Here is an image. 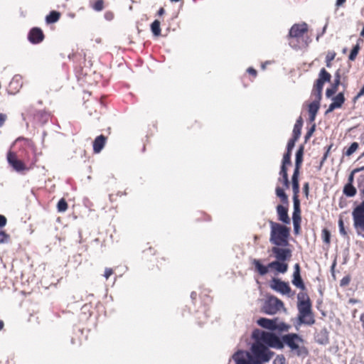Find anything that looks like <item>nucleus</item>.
<instances>
[{
	"instance_id": "1",
	"label": "nucleus",
	"mask_w": 364,
	"mask_h": 364,
	"mask_svg": "<svg viewBox=\"0 0 364 364\" xmlns=\"http://www.w3.org/2000/svg\"><path fill=\"white\" fill-rule=\"evenodd\" d=\"M252 338L256 343L254 345H262L263 346L272 347L278 349L284 348L282 339L271 332H267L256 329L252 333Z\"/></svg>"
},
{
	"instance_id": "2",
	"label": "nucleus",
	"mask_w": 364,
	"mask_h": 364,
	"mask_svg": "<svg viewBox=\"0 0 364 364\" xmlns=\"http://www.w3.org/2000/svg\"><path fill=\"white\" fill-rule=\"evenodd\" d=\"M283 345L286 344L298 357H306L309 354L307 348L304 346V340L298 334L291 333L282 337Z\"/></svg>"
},
{
	"instance_id": "3",
	"label": "nucleus",
	"mask_w": 364,
	"mask_h": 364,
	"mask_svg": "<svg viewBox=\"0 0 364 364\" xmlns=\"http://www.w3.org/2000/svg\"><path fill=\"white\" fill-rule=\"evenodd\" d=\"M271 233L269 241L276 246H287L289 245L288 237L290 229L279 223L271 221Z\"/></svg>"
},
{
	"instance_id": "4",
	"label": "nucleus",
	"mask_w": 364,
	"mask_h": 364,
	"mask_svg": "<svg viewBox=\"0 0 364 364\" xmlns=\"http://www.w3.org/2000/svg\"><path fill=\"white\" fill-rule=\"evenodd\" d=\"M299 315L298 319L299 324L313 325L315 323L313 313L311 311V304L309 298L306 301L299 302L297 304Z\"/></svg>"
},
{
	"instance_id": "5",
	"label": "nucleus",
	"mask_w": 364,
	"mask_h": 364,
	"mask_svg": "<svg viewBox=\"0 0 364 364\" xmlns=\"http://www.w3.org/2000/svg\"><path fill=\"white\" fill-rule=\"evenodd\" d=\"M352 216L358 235L364 237V200L353 209Z\"/></svg>"
},
{
	"instance_id": "6",
	"label": "nucleus",
	"mask_w": 364,
	"mask_h": 364,
	"mask_svg": "<svg viewBox=\"0 0 364 364\" xmlns=\"http://www.w3.org/2000/svg\"><path fill=\"white\" fill-rule=\"evenodd\" d=\"M284 307L283 302L276 296H269L263 306L264 312L267 314L274 315Z\"/></svg>"
},
{
	"instance_id": "7",
	"label": "nucleus",
	"mask_w": 364,
	"mask_h": 364,
	"mask_svg": "<svg viewBox=\"0 0 364 364\" xmlns=\"http://www.w3.org/2000/svg\"><path fill=\"white\" fill-rule=\"evenodd\" d=\"M251 350L253 354L257 355L262 363L269 362L274 355L272 351L262 345H252Z\"/></svg>"
},
{
	"instance_id": "8",
	"label": "nucleus",
	"mask_w": 364,
	"mask_h": 364,
	"mask_svg": "<svg viewBox=\"0 0 364 364\" xmlns=\"http://www.w3.org/2000/svg\"><path fill=\"white\" fill-rule=\"evenodd\" d=\"M270 287L273 290L282 294H289L291 292V288L289 284L278 278H273L272 279Z\"/></svg>"
},
{
	"instance_id": "9",
	"label": "nucleus",
	"mask_w": 364,
	"mask_h": 364,
	"mask_svg": "<svg viewBox=\"0 0 364 364\" xmlns=\"http://www.w3.org/2000/svg\"><path fill=\"white\" fill-rule=\"evenodd\" d=\"M272 252L277 261L285 262L290 259L291 251L287 248H279V246L273 247Z\"/></svg>"
},
{
	"instance_id": "10",
	"label": "nucleus",
	"mask_w": 364,
	"mask_h": 364,
	"mask_svg": "<svg viewBox=\"0 0 364 364\" xmlns=\"http://www.w3.org/2000/svg\"><path fill=\"white\" fill-rule=\"evenodd\" d=\"M331 75L325 68H322L318 74V78L316 80L314 87L318 92H322L325 82L331 81Z\"/></svg>"
},
{
	"instance_id": "11",
	"label": "nucleus",
	"mask_w": 364,
	"mask_h": 364,
	"mask_svg": "<svg viewBox=\"0 0 364 364\" xmlns=\"http://www.w3.org/2000/svg\"><path fill=\"white\" fill-rule=\"evenodd\" d=\"M294 271L293 273L292 284L297 288L304 290L306 289L305 284L301 276V268L299 264H294Z\"/></svg>"
},
{
	"instance_id": "12",
	"label": "nucleus",
	"mask_w": 364,
	"mask_h": 364,
	"mask_svg": "<svg viewBox=\"0 0 364 364\" xmlns=\"http://www.w3.org/2000/svg\"><path fill=\"white\" fill-rule=\"evenodd\" d=\"M7 161L9 164L17 171L24 169V165L21 161L16 158V155L13 152L7 154Z\"/></svg>"
},
{
	"instance_id": "13",
	"label": "nucleus",
	"mask_w": 364,
	"mask_h": 364,
	"mask_svg": "<svg viewBox=\"0 0 364 364\" xmlns=\"http://www.w3.org/2000/svg\"><path fill=\"white\" fill-rule=\"evenodd\" d=\"M308 30L307 24H294L289 31V36L292 38H298Z\"/></svg>"
},
{
	"instance_id": "14",
	"label": "nucleus",
	"mask_w": 364,
	"mask_h": 364,
	"mask_svg": "<svg viewBox=\"0 0 364 364\" xmlns=\"http://www.w3.org/2000/svg\"><path fill=\"white\" fill-rule=\"evenodd\" d=\"M257 323L259 326L262 328L269 329V330H277L278 328V326L276 322V319H269L267 318H259Z\"/></svg>"
},
{
	"instance_id": "15",
	"label": "nucleus",
	"mask_w": 364,
	"mask_h": 364,
	"mask_svg": "<svg viewBox=\"0 0 364 364\" xmlns=\"http://www.w3.org/2000/svg\"><path fill=\"white\" fill-rule=\"evenodd\" d=\"M43 33L41 28L38 27L33 28L28 35V39L33 43H37L43 41Z\"/></svg>"
},
{
	"instance_id": "16",
	"label": "nucleus",
	"mask_w": 364,
	"mask_h": 364,
	"mask_svg": "<svg viewBox=\"0 0 364 364\" xmlns=\"http://www.w3.org/2000/svg\"><path fill=\"white\" fill-rule=\"evenodd\" d=\"M268 267L274 269L279 273L284 274L287 272L289 265L285 262L275 260L269 263Z\"/></svg>"
},
{
	"instance_id": "17",
	"label": "nucleus",
	"mask_w": 364,
	"mask_h": 364,
	"mask_svg": "<svg viewBox=\"0 0 364 364\" xmlns=\"http://www.w3.org/2000/svg\"><path fill=\"white\" fill-rule=\"evenodd\" d=\"M277 212L278 214L279 220L285 224L290 223V218L288 215L287 208L282 205H278L277 206Z\"/></svg>"
},
{
	"instance_id": "18",
	"label": "nucleus",
	"mask_w": 364,
	"mask_h": 364,
	"mask_svg": "<svg viewBox=\"0 0 364 364\" xmlns=\"http://www.w3.org/2000/svg\"><path fill=\"white\" fill-rule=\"evenodd\" d=\"M315 340L316 343L321 345H326L329 343L328 331L326 328L321 329L318 333L315 335Z\"/></svg>"
},
{
	"instance_id": "19",
	"label": "nucleus",
	"mask_w": 364,
	"mask_h": 364,
	"mask_svg": "<svg viewBox=\"0 0 364 364\" xmlns=\"http://www.w3.org/2000/svg\"><path fill=\"white\" fill-rule=\"evenodd\" d=\"M106 141V137L100 135L93 141V150L95 153H100L104 148Z\"/></svg>"
},
{
	"instance_id": "20",
	"label": "nucleus",
	"mask_w": 364,
	"mask_h": 364,
	"mask_svg": "<svg viewBox=\"0 0 364 364\" xmlns=\"http://www.w3.org/2000/svg\"><path fill=\"white\" fill-rule=\"evenodd\" d=\"M320 105L318 101H314L309 105V121L311 122L315 120L316 114L319 109Z\"/></svg>"
},
{
	"instance_id": "21",
	"label": "nucleus",
	"mask_w": 364,
	"mask_h": 364,
	"mask_svg": "<svg viewBox=\"0 0 364 364\" xmlns=\"http://www.w3.org/2000/svg\"><path fill=\"white\" fill-rule=\"evenodd\" d=\"M294 203V212L292 215V219H296V220H301V208H300V200L299 197H293Z\"/></svg>"
},
{
	"instance_id": "22",
	"label": "nucleus",
	"mask_w": 364,
	"mask_h": 364,
	"mask_svg": "<svg viewBox=\"0 0 364 364\" xmlns=\"http://www.w3.org/2000/svg\"><path fill=\"white\" fill-rule=\"evenodd\" d=\"M303 125V119L301 117H299V119L296 120L294 129H293V137L298 139L301 136V127Z\"/></svg>"
},
{
	"instance_id": "23",
	"label": "nucleus",
	"mask_w": 364,
	"mask_h": 364,
	"mask_svg": "<svg viewBox=\"0 0 364 364\" xmlns=\"http://www.w3.org/2000/svg\"><path fill=\"white\" fill-rule=\"evenodd\" d=\"M253 264L260 275L264 276L268 273V269L269 268L268 265L267 267L264 266L259 260L256 259L253 260Z\"/></svg>"
},
{
	"instance_id": "24",
	"label": "nucleus",
	"mask_w": 364,
	"mask_h": 364,
	"mask_svg": "<svg viewBox=\"0 0 364 364\" xmlns=\"http://www.w3.org/2000/svg\"><path fill=\"white\" fill-rule=\"evenodd\" d=\"M232 359L235 361L236 364H249L247 359L244 357V353L242 350H238L232 355Z\"/></svg>"
},
{
	"instance_id": "25",
	"label": "nucleus",
	"mask_w": 364,
	"mask_h": 364,
	"mask_svg": "<svg viewBox=\"0 0 364 364\" xmlns=\"http://www.w3.org/2000/svg\"><path fill=\"white\" fill-rule=\"evenodd\" d=\"M343 194L348 197H353L355 196L357 193V190L353 186V184H348L346 183L343 190Z\"/></svg>"
},
{
	"instance_id": "26",
	"label": "nucleus",
	"mask_w": 364,
	"mask_h": 364,
	"mask_svg": "<svg viewBox=\"0 0 364 364\" xmlns=\"http://www.w3.org/2000/svg\"><path fill=\"white\" fill-rule=\"evenodd\" d=\"M60 13L56 11H52L50 14L46 16V23H55L57 22L60 17Z\"/></svg>"
},
{
	"instance_id": "27",
	"label": "nucleus",
	"mask_w": 364,
	"mask_h": 364,
	"mask_svg": "<svg viewBox=\"0 0 364 364\" xmlns=\"http://www.w3.org/2000/svg\"><path fill=\"white\" fill-rule=\"evenodd\" d=\"M148 29L151 30L153 36L155 37L161 36L162 28L161 24H149V28H146L145 30L147 31Z\"/></svg>"
},
{
	"instance_id": "28",
	"label": "nucleus",
	"mask_w": 364,
	"mask_h": 364,
	"mask_svg": "<svg viewBox=\"0 0 364 364\" xmlns=\"http://www.w3.org/2000/svg\"><path fill=\"white\" fill-rule=\"evenodd\" d=\"M279 174L282 176V182L285 188H288L289 187V181L287 173V167H281Z\"/></svg>"
},
{
	"instance_id": "29",
	"label": "nucleus",
	"mask_w": 364,
	"mask_h": 364,
	"mask_svg": "<svg viewBox=\"0 0 364 364\" xmlns=\"http://www.w3.org/2000/svg\"><path fill=\"white\" fill-rule=\"evenodd\" d=\"M304 152V145H301L296 152L295 164L301 165L303 162V156Z\"/></svg>"
},
{
	"instance_id": "30",
	"label": "nucleus",
	"mask_w": 364,
	"mask_h": 364,
	"mask_svg": "<svg viewBox=\"0 0 364 364\" xmlns=\"http://www.w3.org/2000/svg\"><path fill=\"white\" fill-rule=\"evenodd\" d=\"M276 195L277 197H279L281 199V200L284 203H285L287 205L289 204L288 196L286 194V193L282 188H280V187L276 188Z\"/></svg>"
},
{
	"instance_id": "31",
	"label": "nucleus",
	"mask_w": 364,
	"mask_h": 364,
	"mask_svg": "<svg viewBox=\"0 0 364 364\" xmlns=\"http://www.w3.org/2000/svg\"><path fill=\"white\" fill-rule=\"evenodd\" d=\"M333 103L338 107L340 108L345 102V97L343 92H339L336 96L333 97Z\"/></svg>"
},
{
	"instance_id": "32",
	"label": "nucleus",
	"mask_w": 364,
	"mask_h": 364,
	"mask_svg": "<svg viewBox=\"0 0 364 364\" xmlns=\"http://www.w3.org/2000/svg\"><path fill=\"white\" fill-rule=\"evenodd\" d=\"M291 184H292V190H293V197H299L298 194L299 193V181L298 178H291Z\"/></svg>"
},
{
	"instance_id": "33",
	"label": "nucleus",
	"mask_w": 364,
	"mask_h": 364,
	"mask_svg": "<svg viewBox=\"0 0 364 364\" xmlns=\"http://www.w3.org/2000/svg\"><path fill=\"white\" fill-rule=\"evenodd\" d=\"M247 360L249 364H262L259 359L255 354H250V353H246Z\"/></svg>"
},
{
	"instance_id": "34",
	"label": "nucleus",
	"mask_w": 364,
	"mask_h": 364,
	"mask_svg": "<svg viewBox=\"0 0 364 364\" xmlns=\"http://www.w3.org/2000/svg\"><path fill=\"white\" fill-rule=\"evenodd\" d=\"M359 50H360V46L358 44H356L355 46H353V48H352V50H350V53L349 54L348 59L351 61L354 60L355 59L356 56L358 55Z\"/></svg>"
},
{
	"instance_id": "35",
	"label": "nucleus",
	"mask_w": 364,
	"mask_h": 364,
	"mask_svg": "<svg viewBox=\"0 0 364 364\" xmlns=\"http://www.w3.org/2000/svg\"><path fill=\"white\" fill-rule=\"evenodd\" d=\"M57 208L59 212H64L68 209V203L64 198H61L58 201Z\"/></svg>"
},
{
	"instance_id": "36",
	"label": "nucleus",
	"mask_w": 364,
	"mask_h": 364,
	"mask_svg": "<svg viewBox=\"0 0 364 364\" xmlns=\"http://www.w3.org/2000/svg\"><path fill=\"white\" fill-rule=\"evenodd\" d=\"M359 145L357 142H353L348 149L346 150L345 154L347 156H351L358 148Z\"/></svg>"
},
{
	"instance_id": "37",
	"label": "nucleus",
	"mask_w": 364,
	"mask_h": 364,
	"mask_svg": "<svg viewBox=\"0 0 364 364\" xmlns=\"http://www.w3.org/2000/svg\"><path fill=\"white\" fill-rule=\"evenodd\" d=\"M92 8L97 11H102L104 9V0H96L92 4Z\"/></svg>"
},
{
	"instance_id": "38",
	"label": "nucleus",
	"mask_w": 364,
	"mask_h": 364,
	"mask_svg": "<svg viewBox=\"0 0 364 364\" xmlns=\"http://www.w3.org/2000/svg\"><path fill=\"white\" fill-rule=\"evenodd\" d=\"M291 154H290V153L286 152L284 154L281 167H283V166L287 167V165H290L291 164Z\"/></svg>"
},
{
	"instance_id": "39",
	"label": "nucleus",
	"mask_w": 364,
	"mask_h": 364,
	"mask_svg": "<svg viewBox=\"0 0 364 364\" xmlns=\"http://www.w3.org/2000/svg\"><path fill=\"white\" fill-rule=\"evenodd\" d=\"M338 227H339V232L341 235L346 237L348 240H349V237L348 236L347 232L344 227V223L342 218H340L338 220Z\"/></svg>"
},
{
	"instance_id": "40",
	"label": "nucleus",
	"mask_w": 364,
	"mask_h": 364,
	"mask_svg": "<svg viewBox=\"0 0 364 364\" xmlns=\"http://www.w3.org/2000/svg\"><path fill=\"white\" fill-rule=\"evenodd\" d=\"M322 239L323 242L326 244H329L331 242V232L327 229H323L322 230Z\"/></svg>"
},
{
	"instance_id": "41",
	"label": "nucleus",
	"mask_w": 364,
	"mask_h": 364,
	"mask_svg": "<svg viewBox=\"0 0 364 364\" xmlns=\"http://www.w3.org/2000/svg\"><path fill=\"white\" fill-rule=\"evenodd\" d=\"M298 140V139H296L294 137H292L291 139L289 140L287 146V153L291 154L292 149H294L296 141Z\"/></svg>"
},
{
	"instance_id": "42",
	"label": "nucleus",
	"mask_w": 364,
	"mask_h": 364,
	"mask_svg": "<svg viewBox=\"0 0 364 364\" xmlns=\"http://www.w3.org/2000/svg\"><path fill=\"white\" fill-rule=\"evenodd\" d=\"M340 84H341V75H340L339 70H338L335 73L334 82L332 85V86L334 87V88H337L338 89V87Z\"/></svg>"
},
{
	"instance_id": "43",
	"label": "nucleus",
	"mask_w": 364,
	"mask_h": 364,
	"mask_svg": "<svg viewBox=\"0 0 364 364\" xmlns=\"http://www.w3.org/2000/svg\"><path fill=\"white\" fill-rule=\"evenodd\" d=\"M336 53L334 52H328L326 60V66L330 67L331 66V61L333 60L335 58Z\"/></svg>"
},
{
	"instance_id": "44",
	"label": "nucleus",
	"mask_w": 364,
	"mask_h": 364,
	"mask_svg": "<svg viewBox=\"0 0 364 364\" xmlns=\"http://www.w3.org/2000/svg\"><path fill=\"white\" fill-rule=\"evenodd\" d=\"M161 26L162 28L161 31V36H166L169 33L170 31V26L169 24H161Z\"/></svg>"
},
{
	"instance_id": "45",
	"label": "nucleus",
	"mask_w": 364,
	"mask_h": 364,
	"mask_svg": "<svg viewBox=\"0 0 364 364\" xmlns=\"http://www.w3.org/2000/svg\"><path fill=\"white\" fill-rule=\"evenodd\" d=\"M9 236L4 231H0V243H7Z\"/></svg>"
},
{
	"instance_id": "46",
	"label": "nucleus",
	"mask_w": 364,
	"mask_h": 364,
	"mask_svg": "<svg viewBox=\"0 0 364 364\" xmlns=\"http://www.w3.org/2000/svg\"><path fill=\"white\" fill-rule=\"evenodd\" d=\"M315 129H316V125L314 124L309 129V131L306 132L305 136H304V139H305V142H306L309 138L312 136L313 133L315 132Z\"/></svg>"
},
{
	"instance_id": "47",
	"label": "nucleus",
	"mask_w": 364,
	"mask_h": 364,
	"mask_svg": "<svg viewBox=\"0 0 364 364\" xmlns=\"http://www.w3.org/2000/svg\"><path fill=\"white\" fill-rule=\"evenodd\" d=\"M338 89L334 88V87H331V88H328L326 91V95L328 98L331 97L332 95H333L336 92Z\"/></svg>"
},
{
	"instance_id": "48",
	"label": "nucleus",
	"mask_w": 364,
	"mask_h": 364,
	"mask_svg": "<svg viewBox=\"0 0 364 364\" xmlns=\"http://www.w3.org/2000/svg\"><path fill=\"white\" fill-rule=\"evenodd\" d=\"M114 14L112 11H107L105 13V18L106 21H111L114 19Z\"/></svg>"
},
{
	"instance_id": "49",
	"label": "nucleus",
	"mask_w": 364,
	"mask_h": 364,
	"mask_svg": "<svg viewBox=\"0 0 364 364\" xmlns=\"http://www.w3.org/2000/svg\"><path fill=\"white\" fill-rule=\"evenodd\" d=\"M294 224V230L296 234L299 233L300 229V222L301 220H296V219H292Z\"/></svg>"
},
{
	"instance_id": "50",
	"label": "nucleus",
	"mask_w": 364,
	"mask_h": 364,
	"mask_svg": "<svg viewBox=\"0 0 364 364\" xmlns=\"http://www.w3.org/2000/svg\"><path fill=\"white\" fill-rule=\"evenodd\" d=\"M307 298L309 297L306 294L303 292L299 293L297 295L298 303L301 301H306L307 300Z\"/></svg>"
},
{
	"instance_id": "51",
	"label": "nucleus",
	"mask_w": 364,
	"mask_h": 364,
	"mask_svg": "<svg viewBox=\"0 0 364 364\" xmlns=\"http://www.w3.org/2000/svg\"><path fill=\"white\" fill-rule=\"evenodd\" d=\"M301 165H296L295 164V168H294V173H293V175L291 176V178H299V169L301 168Z\"/></svg>"
},
{
	"instance_id": "52",
	"label": "nucleus",
	"mask_w": 364,
	"mask_h": 364,
	"mask_svg": "<svg viewBox=\"0 0 364 364\" xmlns=\"http://www.w3.org/2000/svg\"><path fill=\"white\" fill-rule=\"evenodd\" d=\"M7 219L3 215H0V228H3L6 225Z\"/></svg>"
},
{
	"instance_id": "53",
	"label": "nucleus",
	"mask_w": 364,
	"mask_h": 364,
	"mask_svg": "<svg viewBox=\"0 0 364 364\" xmlns=\"http://www.w3.org/2000/svg\"><path fill=\"white\" fill-rule=\"evenodd\" d=\"M338 108L333 102L330 104L328 108L325 112V114H328V113L333 112L335 109Z\"/></svg>"
},
{
	"instance_id": "54",
	"label": "nucleus",
	"mask_w": 364,
	"mask_h": 364,
	"mask_svg": "<svg viewBox=\"0 0 364 364\" xmlns=\"http://www.w3.org/2000/svg\"><path fill=\"white\" fill-rule=\"evenodd\" d=\"M354 174L355 173H353V171H352L351 173L349 174L348 178V184H353Z\"/></svg>"
},
{
	"instance_id": "55",
	"label": "nucleus",
	"mask_w": 364,
	"mask_h": 364,
	"mask_svg": "<svg viewBox=\"0 0 364 364\" xmlns=\"http://www.w3.org/2000/svg\"><path fill=\"white\" fill-rule=\"evenodd\" d=\"M350 279L348 277H343L341 281V286H346L349 284Z\"/></svg>"
},
{
	"instance_id": "56",
	"label": "nucleus",
	"mask_w": 364,
	"mask_h": 364,
	"mask_svg": "<svg viewBox=\"0 0 364 364\" xmlns=\"http://www.w3.org/2000/svg\"><path fill=\"white\" fill-rule=\"evenodd\" d=\"M112 274V269H106L105 272V277L106 279H108Z\"/></svg>"
},
{
	"instance_id": "57",
	"label": "nucleus",
	"mask_w": 364,
	"mask_h": 364,
	"mask_svg": "<svg viewBox=\"0 0 364 364\" xmlns=\"http://www.w3.org/2000/svg\"><path fill=\"white\" fill-rule=\"evenodd\" d=\"M309 183H305L303 186V191L304 193L308 196L309 194Z\"/></svg>"
},
{
	"instance_id": "58",
	"label": "nucleus",
	"mask_w": 364,
	"mask_h": 364,
	"mask_svg": "<svg viewBox=\"0 0 364 364\" xmlns=\"http://www.w3.org/2000/svg\"><path fill=\"white\" fill-rule=\"evenodd\" d=\"M6 119V116L4 114L0 113V127L4 124Z\"/></svg>"
},
{
	"instance_id": "59",
	"label": "nucleus",
	"mask_w": 364,
	"mask_h": 364,
	"mask_svg": "<svg viewBox=\"0 0 364 364\" xmlns=\"http://www.w3.org/2000/svg\"><path fill=\"white\" fill-rule=\"evenodd\" d=\"M364 95V84L363 87L360 89L359 92L357 94V95L355 97V100L360 97L361 96Z\"/></svg>"
},
{
	"instance_id": "60",
	"label": "nucleus",
	"mask_w": 364,
	"mask_h": 364,
	"mask_svg": "<svg viewBox=\"0 0 364 364\" xmlns=\"http://www.w3.org/2000/svg\"><path fill=\"white\" fill-rule=\"evenodd\" d=\"M277 329H279L281 331H288L289 326L284 323H282L279 327L278 326Z\"/></svg>"
},
{
	"instance_id": "61",
	"label": "nucleus",
	"mask_w": 364,
	"mask_h": 364,
	"mask_svg": "<svg viewBox=\"0 0 364 364\" xmlns=\"http://www.w3.org/2000/svg\"><path fill=\"white\" fill-rule=\"evenodd\" d=\"M247 72H248L250 74H251V75H254V76H256V75H257V70H256L255 69H254L253 68H249L247 69Z\"/></svg>"
},
{
	"instance_id": "62",
	"label": "nucleus",
	"mask_w": 364,
	"mask_h": 364,
	"mask_svg": "<svg viewBox=\"0 0 364 364\" xmlns=\"http://www.w3.org/2000/svg\"><path fill=\"white\" fill-rule=\"evenodd\" d=\"M364 171V166H362L360 168H357L353 170V173H358V172H360V171Z\"/></svg>"
},
{
	"instance_id": "63",
	"label": "nucleus",
	"mask_w": 364,
	"mask_h": 364,
	"mask_svg": "<svg viewBox=\"0 0 364 364\" xmlns=\"http://www.w3.org/2000/svg\"><path fill=\"white\" fill-rule=\"evenodd\" d=\"M346 0H337L336 1V5L337 6H341L343 5L345 2H346Z\"/></svg>"
},
{
	"instance_id": "64",
	"label": "nucleus",
	"mask_w": 364,
	"mask_h": 364,
	"mask_svg": "<svg viewBox=\"0 0 364 364\" xmlns=\"http://www.w3.org/2000/svg\"><path fill=\"white\" fill-rule=\"evenodd\" d=\"M360 321L363 322V327L364 328V314H362L360 318Z\"/></svg>"
}]
</instances>
